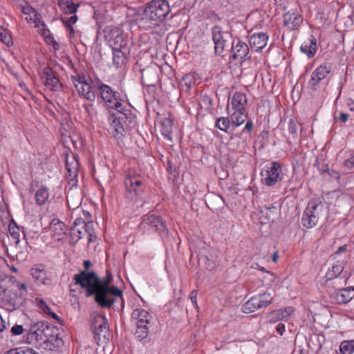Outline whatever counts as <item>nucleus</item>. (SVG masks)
<instances>
[{
  "label": "nucleus",
  "mask_w": 354,
  "mask_h": 354,
  "mask_svg": "<svg viewBox=\"0 0 354 354\" xmlns=\"http://www.w3.org/2000/svg\"><path fill=\"white\" fill-rule=\"evenodd\" d=\"M345 165L348 167H354V156L345 161Z\"/></svg>",
  "instance_id": "obj_53"
},
{
  "label": "nucleus",
  "mask_w": 354,
  "mask_h": 354,
  "mask_svg": "<svg viewBox=\"0 0 354 354\" xmlns=\"http://www.w3.org/2000/svg\"><path fill=\"white\" fill-rule=\"evenodd\" d=\"M113 279L111 273L101 279L93 270H90V296L94 297V301L102 308H111L120 300L123 304L122 291L115 286H109Z\"/></svg>",
  "instance_id": "obj_1"
},
{
  "label": "nucleus",
  "mask_w": 354,
  "mask_h": 354,
  "mask_svg": "<svg viewBox=\"0 0 354 354\" xmlns=\"http://www.w3.org/2000/svg\"><path fill=\"white\" fill-rule=\"evenodd\" d=\"M84 270L74 276L75 282L71 286V291L84 290L85 295L88 297V260L84 261Z\"/></svg>",
  "instance_id": "obj_15"
},
{
  "label": "nucleus",
  "mask_w": 354,
  "mask_h": 354,
  "mask_svg": "<svg viewBox=\"0 0 354 354\" xmlns=\"http://www.w3.org/2000/svg\"><path fill=\"white\" fill-rule=\"evenodd\" d=\"M22 295L21 292L18 294L13 288L8 289L0 285V300L8 310H13L21 304Z\"/></svg>",
  "instance_id": "obj_10"
},
{
  "label": "nucleus",
  "mask_w": 354,
  "mask_h": 354,
  "mask_svg": "<svg viewBox=\"0 0 354 354\" xmlns=\"http://www.w3.org/2000/svg\"><path fill=\"white\" fill-rule=\"evenodd\" d=\"M339 251L345 250V247L341 246V247L339 248Z\"/></svg>",
  "instance_id": "obj_61"
},
{
  "label": "nucleus",
  "mask_w": 354,
  "mask_h": 354,
  "mask_svg": "<svg viewBox=\"0 0 354 354\" xmlns=\"http://www.w3.org/2000/svg\"><path fill=\"white\" fill-rule=\"evenodd\" d=\"M301 51L306 54L308 58L314 57L317 51V39L311 35L308 41H304L301 47Z\"/></svg>",
  "instance_id": "obj_27"
},
{
  "label": "nucleus",
  "mask_w": 354,
  "mask_h": 354,
  "mask_svg": "<svg viewBox=\"0 0 354 354\" xmlns=\"http://www.w3.org/2000/svg\"><path fill=\"white\" fill-rule=\"evenodd\" d=\"M5 354H37L32 348H17L7 351Z\"/></svg>",
  "instance_id": "obj_44"
},
{
  "label": "nucleus",
  "mask_w": 354,
  "mask_h": 354,
  "mask_svg": "<svg viewBox=\"0 0 354 354\" xmlns=\"http://www.w3.org/2000/svg\"><path fill=\"white\" fill-rule=\"evenodd\" d=\"M105 37L113 50L129 48V41L127 37L124 35L123 32L118 28L111 29Z\"/></svg>",
  "instance_id": "obj_13"
},
{
  "label": "nucleus",
  "mask_w": 354,
  "mask_h": 354,
  "mask_svg": "<svg viewBox=\"0 0 354 354\" xmlns=\"http://www.w3.org/2000/svg\"><path fill=\"white\" fill-rule=\"evenodd\" d=\"M58 328L48 322H38L28 328L26 342L30 344L53 343L57 340Z\"/></svg>",
  "instance_id": "obj_3"
},
{
  "label": "nucleus",
  "mask_w": 354,
  "mask_h": 354,
  "mask_svg": "<svg viewBox=\"0 0 354 354\" xmlns=\"http://www.w3.org/2000/svg\"><path fill=\"white\" fill-rule=\"evenodd\" d=\"M84 107L86 109H87V106L86 104L84 105Z\"/></svg>",
  "instance_id": "obj_63"
},
{
  "label": "nucleus",
  "mask_w": 354,
  "mask_h": 354,
  "mask_svg": "<svg viewBox=\"0 0 354 354\" xmlns=\"http://www.w3.org/2000/svg\"><path fill=\"white\" fill-rule=\"evenodd\" d=\"M95 240H96V236H93V235L90 232V239H89L90 243H91V242H94Z\"/></svg>",
  "instance_id": "obj_57"
},
{
  "label": "nucleus",
  "mask_w": 354,
  "mask_h": 354,
  "mask_svg": "<svg viewBox=\"0 0 354 354\" xmlns=\"http://www.w3.org/2000/svg\"><path fill=\"white\" fill-rule=\"evenodd\" d=\"M230 114L231 124L232 127H237L244 123L248 118V113L245 110H232Z\"/></svg>",
  "instance_id": "obj_31"
},
{
  "label": "nucleus",
  "mask_w": 354,
  "mask_h": 354,
  "mask_svg": "<svg viewBox=\"0 0 354 354\" xmlns=\"http://www.w3.org/2000/svg\"><path fill=\"white\" fill-rule=\"evenodd\" d=\"M331 71V66L328 64H322L316 68L311 74L308 85L313 91H316L320 84L325 80H328V75Z\"/></svg>",
  "instance_id": "obj_14"
},
{
  "label": "nucleus",
  "mask_w": 354,
  "mask_h": 354,
  "mask_svg": "<svg viewBox=\"0 0 354 354\" xmlns=\"http://www.w3.org/2000/svg\"><path fill=\"white\" fill-rule=\"evenodd\" d=\"M268 36L264 32L254 33L250 38V46L252 50L257 52L267 45Z\"/></svg>",
  "instance_id": "obj_21"
},
{
  "label": "nucleus",
  "mask_w": 354,
  "mask_h": 354,
  "mask_svg": "<svg viewBox=\"0 0 354 354\" xmlns=\"http://www.w3.org/2000/svg\"><path fill=\"white\" fill-rule=\"evenodd\" d=\"M160 131L165 139L172 140L173 121L170 118H164L160 122Z\"/></svg>",
  "instance_id": "obj_29"
},
{
  "label": "nucleus",
  "mask_w": 354,
  "mask_h": 354,
  "mask_svg": "<svg viewBox=\"0 0 354 354\" xmlns=\"http://www.w3.org/2000/svg\"><path fill=\"white\" fill-rule=\"evenodd\" d=\"M58 4L65 13H75L77 8V6L72 2V0H59Z\"/></svg>",
  "instance_id": "obj_35"
},
{
  "label": "nucleus",
  "mask_w": 354,
  "mask_h": 354,
  "mask_svg": "<svg viewBox=\"0 0 354 354\" xmlns=\"http://www.w3.org/2000/svg\"><path fill=\"white\" fill-rule=\"evenodd\" d=\"M276 331L280 335H282L285 331V325L283 323H279L276 326Z\"/></svg>",
  "instance_id": "obj_51"
},
{
  "label": "nucleus",
  "mask_w": 354,
  "mask_h": 354,
  "mask_svg": "<svg viewBox=\"0 0 354 354\" xmlns=\"http://www.w3.org/2000/svg\"><path fill=\"white\" fill-rule=\"evenodd\" d=\"M10 39L7 31L0 27V40L4 44L9 45Z\"/></svg>",
  "instance_id": "obj_47"
},
{
  "label": "nucleus",
  "mask_w": 354,
  "mask_h": 354,
  "mask_svg": "<svg viewBox=\"0 0 354 354\" xmlns=\"http://www.w3.org/2000/svg\"><path fill=\"white\" fill-rule=\"evenodd\" d=\"M49 194L48 190L46 187H43L39 190L37 191L35 194V200L37 203L39 205H41L45 203V202L48 198Z\"/></svg>",
  "instance_id": "obj_38"
},
{
  "label": "nucleus",
  "mask_w": 354,
  "mask_h": 354,
  "mask_svg": "<svg viewBox=\"0 0 354 354\" xmlns=\"http://www.w3.org/2000/svg\"><path fill=\"white\" fill-rule=\"evenodd\" d=\"M330 175L331 176H333V178H340L339 174L337 172L335 171H332L331 173H330Z\"/></svg>",
  "instance_id": "obj_55"
},
{
  "label": "nucleus",
  "mask_w": 354,
  "mask_h": 354,
  "mask_svg": "<svg viewBox=\"0 0 354 354\" xmlns=\"http://www.w3.org/2000/svg\"><path fill=\"white\" fill-rule=\"evenodd\" d=\"M141 81L143 85L154 86L158 82V75L155 70L145 69L142 71Z\"/></svg>",
  "instance_id": "obj_28"
},
{
  "label": "nucleus",
  "mask_w": 354,
  "mask_h": 354,
  "mask_svg": "<svg viewBox=\"0 0 354 354\" xmlns=\"http://www.w3.org/2000/svg\"><path fill=\"white\" fill-rule=\"evenodd\" d=\"M129 48L113 50V60L117 67L124 62L125 57L129 54Z\"/></svg>",
  "instance_id": "obj_34"
},
{
  "label": "nucleus",
  "mask_w": 354,
  "mask_h": 354,
  "mask_svg": "<svg viewBox=\"0 0 354 354\" xmlns=\"http://www.w3.org/2000/svg\"><path fill=\"white\" fill-rule=\"evenodd\" d=\"M50 230L57 240L62 239L63 236L66 234V227L65 224L58 219H53L50 224Z\"/></svg>",
  "instance_id": "obj_25"
},
{
  "label": "nucleus",
  "mask_w": 354,
  "mask_h": 354,
  "mask_svg": "<svg viewBox=\"0 0 354 354\" xmlns=\"http://www.w3.org/2000/svg\"><path fill=\"white\" fill-rule=\"evenodd\" d=\"M139 228L144 234L153 232L165 234L167 231L165 222L162 218L153 214H147L142 217Z\"/></svg>",
  "instance_id": "obj_6"
},
{
  "label": "nucleus",
  "mask_w": 354,
  "mask_h": 354,
  "mask_svg": "<svg viewBox=\"0 0 354 354\" xmlns=\"http://www.w3.org/2000/svg\"><path fill=\"white\" fill-rule=\"evenodd\" d=\"M262 183L269 187L274 186L283 178L281 165L278 162L266 165L261 171Z\"/></svg>",
  "instance_id": "obj_8"
},
{
  "label": "nucleus",
  "mask_w": 354,
  "mask_h": 354,
  "mask_svg": "<svg viewBox=\"0 0 354 354\" xmlns=\"http://www.w3.org/2000/svg\"><path fill=\"white\" fill-rule=\"evenodd\" d=\"M88 232L87 225L82 219H76L73 227L70 230V235L73 240L77 241L82 236L86 235Z\"/></svg>",
  "instance_id": "obj_19"
},
{
  "label": "nucleus",
  "mask_w": 354,
  "mask_h": 354,
  "mask_svg": "<svg viewBox=\"0 0 354 354\" xmlns=\"http://www.w3.org/2000/svg\"><path fill=\"white\" fill-rule=\"evenodd\" d=\"M181 85L185 86L189 89L195 84V76L194 74H187L181 80Z\"/></svg>",
  "instance_id": "obj_43"
},
{
  "label": "nucleus",
  "mask_w": 354,
  "mask_h": 354,
  "mask_svg": "<svg viewBox=\"0 0 354 354\" xmlns=\"http://www.w3.org/2000/svg\"><path fill=\"white\" fill-rule=\"evenodd\" d=\"M249 50V46L246 43L242 41L239 38L233 39L230 57L234 60L242 61L248 55Z\"/></svg>",
  "instance_id": "obj_16"
},
{
  "label": "nucleus",
  "mask_w": 354,
  "mask_h": 354,
  "mask_svg": "<svg viewBox=\"0 0 354 354\" xmlns=\"http://www.w3.org/2000/svg\"><path fill=\"white\" fill-rule=\"evenodd\" d=\"M8 230L11 237L15 240V243L17 245L19 243V228L13 221L10 223Z\"/></svg>",
  "instance_id": "obj_41"
},
{
  "label": "nucleus",
  "mask_w": 354,
  "mask_h": 354,
  "mask_svg": "<svg viewBox=\"0 0 354 354\" xmlns=\"http://www.w3.org/2000/svg\"><path fill=\"white\" fill-rule=\"evenodd\" d=\"M212 39L215 45L216 54L221 55L225 49L227 40L224 39L221 28L218 26L212 28Z\"/></svg>",
  "instance_id": "obj_22"
},
{
  "label": "nucleus",
  "mask_w": 354,
  "mask_h": 354,
  "mask_svg": "<svg viewBox=\"0 0 354 354\" xmlns=\"http://www.w3.org/2000/svg\"><path fill=\"white\" fill-rule=\"evenodd\" d=\"M17 286H19L20 290H26V287L25 283H20Z\"/></svg>",
  "instance_id": "obj_58"
},
{
  "label": "nucleus",
  "mask_w": 354,
  "mask_h": 354,
  "mask_svg": "<svg viewBox=\"0 0 354 354\" xmlns=\"http://www.w3.org/2000/svg\"><path fill=\"white\" fill-rule=\"evenodd\" d=\"M273 298L270 293L258 294L248 299L241 307L244 313H251L262 308H266L272 302Z\"/></svg>",
  "instance_id": "obj_9"
},
{
  "label": "nucleus",
  "mask_w": 354,
  "mask_h": 354,
  "mask_svg": "<svg viewBox=\"0 0 354 354\" xmlns=\"http://www.w3.org/2000/svg\"><path fill=\"white\" fill-rule=\"evenodd\" d=\"M354 352V339L344 340L339 346V354H353Z\"/></svg>",
  "instance_id": "obj_36"
},
{
  "label": "nucleus",
  "mask_w": 354,
  "mask_h": 354,
  "mask_svg": "<svg viewBox=\"0 0 354 354\" xmlns=\"http://www.w3.org/2000/svg\"><path fill=\"white\" fill-rule=\"evenodd\" d=\"M197 295H198V292L196 290H193L191 293H190V299H191V301L192 303V304L196 308H198V305H197V301H196V299H197Z\"/></svg>",
  "instance_id": "obj_49"
},
{
  "label": "nucleus",
  "mask_w": 354,
  "mask_h": 354,
  "mask_svg": "<svg viewBox=\"0 0 354 354\" xmlns=\"http://www.w3.org/2000/svg\"><path fill=\"white\" fill-rule=\"evenodd\" d=\"M26 20H27L28 22L33 21L35 24V26L39 28V31L41 35L45 37L46 39H52L50 31L46 28L44 23L40 19V18L38 17V15H37V17L30 18L26 17Z\"/></svg>",
  "instance_id": "obj_33"
},
{
  "label": "nucleus",
  "mask_w": 354,
  "mask_h": 354,
  "mask_svg": "<svg viewBox=\"0 0 354 354\" xmlns=\"http://www.w3.org/2000/svg\"><path fill=\"white\" fill-rule=\"evenodd\" d=\"M339 119L341 120L342 122H346L348 119V114L346 113H341L339 114Z\"/></svg>",
  "instance_id": "obj_54"
},
{
  "label": "nucleus",
  "mask_w": 354,
  "mask_h": 354,
  "mask_svg": "<svg viewBox=\"0 0 354 354\" xmlns=\"http://www.w3.org/2000/svg\"><path fill=\"white\" fill-rule=\"evenodd\" d=\"M283 18L284 26L290 30L297 28L303 21L302 17L295 12H286L283 15Z\"/></svg>",
  "instance_id": "obj_20"
},
{
  "label": "nucleus",
  "mask_w": 354,
  "mask_h": 354,
  "mask_svg": "<svg viewBox=\"0 0 354 354\" xmlns=\"http://www.w3.org/2000/svg\"><path fill=\"white\" fill-rule=\"evenodd\" d=\"M232 110H245L247 105V97L242 93H236L231 101Z\"/></svg>",
  "instance_id": "obj_30"
},
{
  "label": "nucleus",
  "mask_w": 354,
  "mask_h": 354,
  "mask_svg": "<svg viewBox=\"0 0 354 354\" xmlns=\"http://www.w3.org/2000/svg\"><path fill=\"white\" fill-rule=\"evenodd\" d=\"M91 329L94 341L97 344L105 341L109 335V325L104 315H97L93 318Z\"/></svg>",
  "instance_id": "obj_11"
},
{
  "label": "nucleus",
  "mask_w": 354,
  "mask_h": 354,
  "mask_svg": "<svg viewBox=\"0 0 354 354\" xmlns=\"http://www.w3.org/2000/svg\"><path fill=\"white\" fill-rule=\"evenodd\" d=\"M231 120L227 117H220L217 118L215 123V127L218 128L221 131L227 132L230 127Z\"/></svg>",
  "instance_id": "obj_40"
},
{
  "label": "nucleus",
  "mask_w": 354,
  "mask_h": 354,
  "mask_svg": "<svg viewBox=\"0 0 354 354\" xmlns=\"http://www.w3.org/2000/svg\"><path fill=\"white\" fill-rule=\"evenodd\" d=\"M40 268H33L31 270V274L34 279L38 282L41 283H44V279L46 275V272L44 271V268L41 266Z\"/></svg>",
  "instance_id": "obj_42"
},
{
  "label": "nucleus",
  "mask_w": 354,
  "mask_h": 354,
  "mask_svg": "<svg viewBox=\"0 0 354 354\" xmlns=\"http://www.w3.org/2000/svg\"><path fill=\"white\" fill-rule=\"evenodd\" d=\"M108 120L111 127L113 129L114 136L120 138L123 136L124 129L120 120L114 114H110Z\"/></svg>",
  "instance_id": "obj_32"
},
{
  "label": "nucleus",
  "mask_w": 354,
  "mask_h": 354,
  "mask_svg": "<svg viewBox=\"0 0 354 354\" xmlns=\"http://www.w3.org/2000/svg\"><path fill=\"white\" fill-rule=\"evenodd\" d=\"M170 12L169 3L166 0H152L149 2L139 20L140 26L150 28L159 21H162Z\"/></svg>",
  "instance_id": "obj_2"
},
{
  "label": "nucleus",
  "mask_w": 354,
  "mask_h": 354,
  "mask_svg": "<svg viewBox=\"0 0 354 354\" xmlns=\"http://www.w3.org/2000/svg\"><path fill=\"white\" fill-rule=\"evenodd\" d=\"M77 21V16L73 15L70 18H68L66 21V25L68 27H71L72 24H75Z\"/></svg>",
  "instance_id": "obj_50"
},
{
  "label": "nucleus",
  "mask_w": 354,
  "mask_h": 354,
  "mask_svg": "<svg viewBox=\"0 0 354 354\" xmlns=\"http://www.w3.org/2000/svg\"><path fill=\"white\" fill-rule=\"evenodd\" d=\"M36 300L37 301L38 307L39 308V309L41 310H42V312L44 313L50 315L53 319L57 320L59 322H61L60 319L57 315V314H55V313L51 311L50 307L47 305V304L44 300L39 299H37Z\"/></svg>",
  "instance_id": "obj_37"
},
{
  "label": "nucleus",
  "mask_w": 354,
  "mask_h": 354,
  "mask_svg": "<svg viewBox=\"0 0 354 354\" xmlns=\"http://www.w3.org/2000/svg\"><path fill=\"white\" fill-rule=\"evenodd\" d=\"M333 302L342 304H346L354 297V288L348 287L339 289L333 292L330 296Z\"/></svg>",
  "instance_id": "obj_17"
},
{
  "label": "nucleus",
  "mask_w": 354,
  "mask_h": 354,
  "mask_svg": "<svg viewBox=\"0 0 354 354\" xmlns=\"http://www.w3.org/2000/svg\"><path fill=\"white\" fill-rule=\"evenodd\" d=\"M131 317L136 326L135 332L136 338L142 344L149 342V330L148 324L152 318L151 314L144 309L137 308L133 311Z\"/></svg>",
  "instance_id": "obj_5"
},
{
  "label": "nucleus",
  "mask_w": 354,
  "mask_h": 354,
  "mask_svg": "<svg viewBox=\"0 0 354 354\" xmlns=\"http://www.w3.org/2000/svg\"><path fill=\"white\" fill-rule=\"evenodd\" d=\"M28 329L24 328L23 326L15 324L12 327L10 332L12 335H21L24 331L28 333Z\"/></svg>",
  "instance_id": "obj_45"
},
{
  "label": "nucleus",
  "mask_w": 354,
  "mask_h": 354,
  "mask_svg": "<svg viewBox=\"0 0 354 354\" xmlns=\"http://www.w3.org/2000/svg\"><path fill=\"white\" fill-rule=\"evenodd\" d=\"M324 209V205L322 202H316L315 201H310L301 219L302 225L308 229L315 227Z\"/></svg>",
  "instance_id": "obj_7"
},
{
  "label": "nucleus",
  "mask_w": 354,
  "mask_h": 354,
  "mask_svg": "<svg viewBox=\"0 0 354 354\" xmlns=\"http://www.w3.org/2000/svg\"><path fill=\"white\" fill-rule=\"evenodd\" d=\"M261 134H262V135H265V136H266L267 137L268 136V131H263V132L261 133Z\"/></svg>",
  "instance_id": "obj_60"
},
{
  "label": "nucleus",
  "mask_w": 354,
  "mask_h": 354,
  "mask_svg": "<svg viewBox=\"0 0 354 354\" xmlns=\"http://www.w3.org/2000/svg\"><path fill=\"white\" fill-rule=\"evenodd\" d=\"M93 86L97 89L101 98L109 109L116 110L120 113L124 111V101L118 92L113 91L111 86L102 83L100 80L93 84Z\"/></svg>",
  "instance_id": "obj_4"
},
{
  "label": "nucleus",
  "mask_w": 354,
  "mask_h": 354,
  "mask_svg": "<svg viewBox=\"0 0 354 354\" xmlns=\"http://www.w3.org/2000/svg\"><path fill=\"white\" fill-rule=\"evenodd\" d=\"M65 158L66 169L71 180H73L77 175L79 163L73 154L66 153Z\"/></svg>",
  "instance_id": "obj_23"
},
{
  "label": "nucleus",
  "mask_w": 354,
  "mask_h": 354,
  "mask_svg": "<svg viewBox=\"0 0 354 354\" xmlns=\"http://www.w3.org/2000/svg\"><path fill=\"white\" fill-rule=\"evenodd\" d=\"M272 261L274 262H277L278 259V254L277 252H274L272 256Z\"/></svg>",
  "instance_id": "obj_56"
},
{
  "label": "nucleus",
  "mask_w": 354,
  "mask_h": 354,
  "mask_svg": "<svg viewBox=\"0 0 354 354\" xmlns=\"http://www.w3.org/2000/svg\"><path fill=\"white\" fill-rule=\"evenodd\" d=\"M268 272V274L269 275H270V277L272 278V279H270V281H274V274H273V273H272V272Z\"/></svg>",
  "instance_id": "obj_59"
},
{
  "label": "nucleus",
  "mask_w": 354,
  "mask_h": 354,
  "mask_svg": "<svg viewBox=\"0 0 354 354\" xmlns=\"http://www.w3.org/2000/svg\"><path fill=\"white\" fill-rule=\"evenodd\" d=\"M127 197L131 200L140 195L144 190L142 178L134 172H129L124 179Z\"/></svg>",
  "instance_id": "obj_12"
},
{
  "label": "nucleus",
  "mask_w": 354,
  "mask_h": 354,
  "mask_svg": "<svg viewBox=\"0 0 354 354\" xmlns=\"http://www.w3.org/2000/svg\"><path fill=\"white\" fill-rule=\"evenodd\" d=\"M44 84L49 90L56 88L59 83V79L55 76L54 71L50 67L44 69Z\"/></svg>",
  "instance_id": "obj_24"
},
{
  "label": "nucleus",
  "mask_w": 354,
  "mask_h": 354,
  "mask_svg": "<svg viewBox=\"0 0 354 354\" xmlns=\"http://www.w3.org/2000/svg\"><path fill=\"white\" fill-rule=\"evenodd\" d=\"M261 270H262V271H263V272H264V271L266 272V270H265V268H262L261 269Z\"/></svg>",
  "instance_id": "obj_62"
},
{
  "label": "nucleus",
  "mask_w": 354,
  "mask_h": 354,
  "mask_svg": "<svg viewBox=\"0 0 354 354\" xmlns=\"http://www.w3.org/2000/svg\"><path fill=\"white\" fill-rule=\"evenodd\" d=\"M288 131L292 134L296 135L297 131V121L294 118L290 119L288 122Z\"/></svg>",
  "instance_id": "obj_48"
},
{
  "label": "nucleus",
  "mask_w": 354,
  "mask_h": 354,
  "mask_svg": "<svg viewBox=\"0 0 354 354\" xmlns=\"http://www.w3.org/2000/svg\"><path fill=\"white\" fill-rule=\"evenodd\" d=\"M74 86L79 95L83 98L88 99V83L84 75L77 74L72 77Z\"/></svg>",
  "instance_id": "obj_18"
},
{
  "label": "nucleus",
  "mask_w": 354,
  "mask_h": 354,
  "mask_svg": "<svg viewBox=\"0 0 354 354\" xmlns=\"http://www.w3.org/2000/svg\"><path fill=\"white\" fill-rule=\"evenodd\" d=\"M252 127H253V122H252V120H248V121L246 122V124H245V127H244V129H243V131H248V132H249V133H250V132L252 131Z\"/></svg>",
  "instance_id": "obj_52"
},
{
  "label": "nucleus",
  "mask_w": 354,
  "mask_h": 354,
  "mask_svg": "<svg viewBox=\"0 0 354 354\" xmlns=\"http://www.w3.org/2000/svg\"><path fill=\"white\" fill-rule=\"evenodd\" d=\"M294 311L292 307L283 308L272 311L269 315L270 322L275 323L288 317Z\"/></svg>",
  "instance_id": "obj_26"
},
{
  "label": "nucleus",
  "mask_w": 354,
  "mask_h": 354,
  "mask_svg": "<svg viewBox=\"0 0 354 354\" xmlns=\"http://www.w3.org/2000/svg\"><path fill=\"white\" fill-rule=\"evenodd\" d=\"M343 266L340 263L333 265L326 272V278L328 280H331L337 277L343 271Z\"/></svg>",
  "instance_id": "obj_39"
},
{
  "label": "nucleus",
  "mask_w": 354,
  "mask_h": 354,
  "mask_svg": "<svg viewBox=\"0 0 354 354\" xmlns=\"http://www.w3.org/2000/svg\"><path fill=\"white\" fill-rule=\"evenodd\" d=\"M22 12L25 15H27L26 17L28 18L37 17V15L36 10L30 6L24 7Z\"/></svg>",
  "instance_id": "obj_46"
}]
</instances>
